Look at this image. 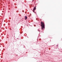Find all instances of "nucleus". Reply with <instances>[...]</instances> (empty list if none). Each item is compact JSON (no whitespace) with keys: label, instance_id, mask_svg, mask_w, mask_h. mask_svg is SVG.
<instances>
[{"label":"nucleus","instance_id":"1","mask_svg":"<svg viewBox=\"0 0 62 62\" xmlns=\"http://www.w3.org/2000/svg\"><path fill=\"white\" fill-rule=\"evenodd\" d=\"M41 28L42 30H43L45 28L44 25V23L43 22H41Z\"/></svg>","mask_w":62,"mask_h":62},{"label":"nucleus","instance_id":"2","mask_svg":"<svg viewBox=\"0 0 62 62\" xmlns=\"http://www.w3.org/2000/svg\"><path fill=\"white\" fill-rule=\"evenodd\" d=\"M36 9V7H34V8L33 9V12H35V10Z\"/></svg>","mask_w":62,"mask_h":62},{"label":"nucleus","instance_id":"3","mask_svg":"<svg viewBox=\"0 0 62 62\" xmlns=\"http://www.w3.org/2000/svg\"><path fill=\"white\" fill-rule=\"evenodd\" d=\"M24 17L25 20H26L27 18V17L26 16H25Z\"/></svg>","mask_w":62,"mask_h":62}]
</instances>
